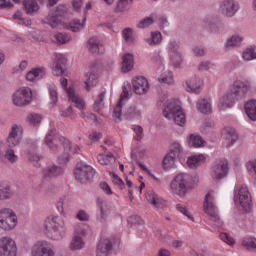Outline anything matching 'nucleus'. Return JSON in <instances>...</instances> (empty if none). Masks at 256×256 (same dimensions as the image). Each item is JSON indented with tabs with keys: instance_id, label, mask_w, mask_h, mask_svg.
<instances>
[{
	"instance_id": "f257e3e1",
	"label": "nucleus",
	"mask_w": 256,
	"mask_h": 256,
	"mask_svg": "<svg viewBox=\"0 0 256 256\" xmlns=\"http://www.w3.org/2000/svg\"><path fill=\"white\" fill-rule=\"evenodd\" d=\"M45 143L49 147L51 153H59L61 147L63 148V153L58 157L57 161L59 165H67L70 161L71 153H77L81 151V148L77 144H72L69 139L57 135V130L51 129L48 131L45 137Z\"/></svg>"
},
{
	"instance_id": "f03ea898",
	"label": "nucleus",
	"mask_w": 256,
	"mask_h": 256,
	"mask_svg": "<svg viewBox=\"0 0 256 256\" xmlns=\"http://www.w3.org/2000/svg\"><path fill=\"white\" fill-rule=\"evenodd\" d=\"M44 233L52 241H61L64 239L67 233V227L65 226V220L59 215L49 216L44 223Z\"/></svg>"
},
{
	"instance_id": "7ed1b4c3",
	"label": "nucleus",
	"mask_w": 256,
	"mask_h": 256,
	"mask_svg": "<svg viewBox=\"0 0 256 256\" xmlns=\"http://www.w3.org/2000/svg\"><path fill=\"white\" fill-rule=\"evenodd\" d=\"M193 187V176L189 173L177 174L170 183V189L174 195L185 197Z\"/></svg>"
},
{
	"instance_id": "20e7f679",
	"label": "nucleus",
	"mask_w": 256,
	"mask_h": 256,
	"mask_svg": "<svg viewBox=\"0 0 256 256\" xmlns=\"http://www.w3.org/2000/svg\"><path fill=\"white\" fill-rule=\"evenodd\" d=\"M204 212L210 218V225L214 229H221L223 227V220L219 216V210L215 205V197L213 196V191L208 192L204 198Z\"/></svg>"
},
{
	"instance_id": "39448f33",
	"label": "nucleus",
	"mask_w": 256,
	"mask_h": 256,
	"mask_svg": "<svg viewBox=\"0 0 256 256\" xmlns=\"http://www.w3.org/2000/svg\"><path fill=\"white\" fill-rule=\"evenodd\" d=\"M163 116L166 119H173L174 123L180 127H183L187 123L185 112H183V108L179 105V101L174 100L168 103L167 107L163 110Z\"/></svg>"
},
{
	"instance_id": "423d86ee",
	"label": "nucleus",
	"mask_w": 256,
	"mask_h": 256,
	"mask_svg": "<svg viewBox=\"0 0 256 256\" xmlns=\"http://www.w3.org/2000/svg\"><path fill=\"white\" fill-rule=\"evenodd\" d=\"M17 214L11 208L0 209V229L3 231H13L17 227Z\"/></svg>"
},
{
	"instance_id": "0eeeda50",
	"label": "nucleus",
	"mask_w": 256,
	"mask_h": 256,
	"mask_svg": "<svg viewBox=\"0 0 256 256\" xmlns=\"http://www.w3.org/2000/svg\"><path fill=\"white\" fill-rule=\"evenodd\" d=\"M33 101V90L29 87L19 88L12 95V103L15 107H27Z\"/></svg>"
},
{
	"instance_id": "6e6552de",
	"label": "nucleus",
	"mask_w": 256,
	"mask_h": 256,
	"mask_svg": "<svg viewBox=\"0 0 256 256\" xmlns=\"http://www.w3.org/2000/svg\"><path fill=\"white\" fill-rule=\"evenodd\" d=\"M95 177V170L90 165L79 163L76 165L75 178L79 183H89Z\"/></svg>"
},
{
	"instance_id": "1a4fd4ad",
	"label": "nucleus",
	"mask_w": 256,
	"mask_h": 256,
	"mask_svg": "<svg viewBox=\"0 0 256 256\" xmlns=\"http://www.w3.org/2000/svg\"><path fill=\"white\" fill-rule=\"evenodd\" d=\"M32 256H55V246L47 241L40 240L32 247Z\"/></svg>"
},
{
	"instance_id": "9d476101",
	"label": "nucleus",
	"mask_w": 256,
	"mask_h": 256,
	"mask_svg": "<svg viewBox=\"0 0 256 256\" xmlns=\"http://www.w3.org/2000/svg\"><path fill=\"white\" fill-rule=\"evenodd\" d=\"M229 175V163L225 159L216 160L211 169V176L214 181H221Z\"/></svg>"
},
{
	"instance_id": "9b49d317",
	"label": "nucleus",
	"mask_w": 256,
	"mask_h": 256,
	"mask_svg": "<svg viewBox=\"0 0 256 256\" xmlns=\"http://www.w3.org/2000/svg\"><path fill=\"white\" fill-rule=\"evenodd\" d=\"M23 141V126L20 124H13L11 126L9 135L6 139L7 147H18Z\"/></svg>"
},
{
	"instance_id": "f8f14e48",
	"label": "nucleus",
	"mask_w": 256,
	"mask_h": 256,
	"mask_svg": "<svg viewBox=\"0 0 256 256\" xmlns=\"http://www.w3.org/2000/svg\"><path fill=\"white\" fill-rule=\"evenodd\" d=\"M17 242L9 236L0 238V256H17Z\"/></svg>"
},
{
	"instance_id": "ddd939ff",
	"label": "nucleus",
	"mask_w": 256,
	"mask_h": 256,
	"mask_svg": "<svg viewBox=\"0 0 256 256\" xmlns=\"http://www.w3.org/2000/svg\"><path fill=\"white\" fill-rule=\"evenodd\" d=\"M229 91L232 92V95H234L238 101H241V99H245L249 93V84L237 80L230 86Z\"/></svg>"
},
{
	"instance_id": "4468645a",
	"label": "nucleus",
	"mask_w": 256,
	"mask_h": 256,
	"mask_svg": "<svg viewBox=\"0 0 256 256\" xmlns=\"http://www.w3.org/2000/svg\"><path fill=\"white\" fill-rule=\"evenodd\" d=\"M220 12L225 17H235L239 11V2L235 0H223L219 5Z\"/></svg>"
},
{
	"instance_id": "2eb2a0df",
	"label": "nucleus",
	"mask_w": 256,
	"mask_h": 256,
	"mask_svg": "<svg viewBox=\"0 0 256 256\" xmlns=\"http://www.w3.org/2000/svg\"><path fill=\"white\" fill-rule=\"evenodd\" d=\"M238 197L242 209H244L246 213H249L253 204L251 200V194L249 193L247 186L242 185L240 188H238Z\"/></svg>"
},
{
	"instance_id": "dca6fc26",
	"label": "nucleus",
	"mask_w": 256,
	"mask_h": 256,
	"mask_svg": "<svg viewBox=\"0 0 256 256\" xmlns=\"http://www.w3.org/2000/svg\"><path fill=\"white\" fill-rule=\"evenodd\" d=\"M132 89L136 95H145L149 92V81L143 76H136L132 80Z\"/></svg>"
},
{
	"instance_id": "f3484780",
	"label": "nucleus",
	"mask_w": 256,
	"mask_h": 256,
	"mask_svg": "<svg viewBox=\"0 0 256 256\" xmlns=\"http://www.w3.org/2000/svg\"><path fill=\"white\" fill-rule=\"evenodd\" d=\"M65 65H67V58L61 53H55V60L52 66V73L59 77L65 75Z\"/></svg>"
},
{
	"instance_id": "a211bd4d",
	"label": "nucleus",
	"mask_w": 256,
	"mask_h": 256,
	"mask_svg": "<svg viewBox=\"0 0 256 256\" xmlns=\"http://www.w3.org/2000/svg\"><path fill=\"white\" fill-rule=\"evenodd\" d=\"M146 199L152 207H155V209H165V207H167V202L163 198L159 197V195H157L153 190H149L147 192Z\"/></svg>"
},
{
	"instance_id": "6ab92c4d",
	"label": "nucleus",
	"mask_w": 256,
	"mask_h": 256,
	"mask_svg": "<svg viewBox=\"0 0 256 256\" xmlns=\"http://www.w3.org/2000/svg\"><path fill=\"white\" fill-rule=\"evenodd\" d=\"M63 173H65V169L57 165H49L42 170V174L45 179H54L55 177H61Z\"/></svg>"
},
{
	"instance_id": "aec40b11",
	"label": "nucleus",
	"mask_w": 256,
	"mask_h": 256,
	"mask_svg": "<svg viewBox=\"0 0 256 256\" xmlns=\"http://www.w3.org/2000/svg\"><path fill=\"white\" fill-rule=\"evenodd\" d=\"M126 99H129V91L127 90V87L123 86L119 102L117 103L113 111V118L115 119L116 123H119V121H121V107H123V101H125Z\"/></svg>"
},
{
	"instance_id": "412c9836",
	"label": "nucleus",
	"mask_w": 256,
	"mask_h": 256,
	"mask_svg": "<svg viewBox=\"0 0 256 256\" xmlns=\"http://www.w3.org/2000/svg\"><path fill=\"white\" fill-rule=\"evenodd\" d=\"M111 251H113V242L111 239L106 238L99 241L96 249L97 256H108Z\"/></svg>"
},
{
	"instance_id": "4be33fe9",
	"label": "nucleus",
	"mask_w": 256,
	"mask_h": 256,
	"mask_svg": "<svg viewBox=\"0 0 256 256\" xmlns=\"http://www.w3.org/2000/svg\"><path fill=\"white\" fill-rule=\"evenodd\" d=\"M235 101L238 100L234 97L232 92L228 90V92L220 98L218 107L220 111H225V109H231V107L235 105Z\"/></svg>"
},
{
	"instance_id": "5701e85b",
	"label": "nucleus",
	"mask_w": 256,
	"mask_h": 256,
	"mask_svg": "<svg viewBox=\"0 0 256 256\" xmlns=\"http://www.w3.org/2000/svg\"><path fill=\"white\" fill-rule=\"evenodd\" d=\"M45 75H47V70H45V68H32L26 73V79L30 81V83H35V81H41Z\"/></svg>"
},
{
	"instance_id": "b1692460",
	"label": "nucleus",
	"mask_w": 256,
	"mask_h": 256,
	"mask_svg": "<svg viewBox=\"0 0 256 256\" xmlns=\"http://www.w3.org/2000/svg\"><path fill=\"white\" fill-rule=\"evenodd\" d=\"M203 86V80L197 76H194L186 81V91L188 93H201V87Z\"/></svg>"
},
{
	"instance_id": "393cba45",
	"label": "nucleus",
	"mask_w": 256,
	"mask_h": 256,
	"mask_svg": "<svg viewBox=\"0 0 256 256\" xmlns=\"http://www.w3.org/2000/svg\"><path fill=\"white\" fill-rule=\"evenodd\" d=\"M13 188H11V183L7 181L0 182V201H9V199H13Z\"/></svg>"
},
{
	"instance_id": "a878e982",
	"label": "nucleus",
	"mask_w": 256,
	"mask_h": 256,
	"mask_svg": "<svg viewBox=\"0 0 256 256\" xmlns=\"http://www.w3.org/2000/svg\"><path fill=\"white\" fill-rule=\"evenodd\" d=\"M88 51L94 55H103L105 48L99 39L93 37L88 40Z\"/></svg>"
},
{
	"instance_id": "bb28decb",
	"label": "nucleus",
	"mask_w": 256,
	"mask_h": 256,
	"mask_svg": "<svg viewBox=\"0 0 256 256\" xmlns=\"http://www.w3.org/2000/svg\"><path fill=\"white\" fill-rule=\"evenodd\" d=\"M67 95L70 101L74 103L77 109H80V110L85 109V101H83V98L79 96V93H77L74 88H69L67 90Z\"/></svg>"
},
{
	"instance_id": "cd10ccee",
	"label": "nucleus",
	"mask_w": 256,
	"mask_h": 256,
	"mask_svg": "<svg viewBox=\"0 0 256 256\" xmlns=\"http://www.w3.org/2000/svg\"><path fill=\"white\" fill-rule=\"evenodd\" d=\"M135 66V58L133 54H124L122 56V73H129V71H133V67Z\"/></svg>"
},
{
	"instance_id": "c85d7f7f",
	"label": "nucleus",
	"mask_w": 256,
	"mask_h": 256,
	"mask_svg": "<svg viewBox=\"0 0 256 256\" xmlns=\"http://www.w3.org/2000/svg\"><path fill=\"white\" fill-rule=\"evenodd\" d=\"M22 5L26 15H35L39 12L37 0H23Z\"/></svg>"
},
{
	"instance_id": "c756f323",
	"label": "nucleus",
	"mask_w": 256,
	"mask_h": 256,
	"mask_svg": "<svg viewBox=\"0 0 256 256\" xmlns=\"http://www.w3.org/2000/svg\"><path fill=\"white\" fill-rule=\"evenodd\" d=\"M44 23H46V25H50L52 29H56V27L61 24V20L59 19V10L49 12L47 17L44 18Z\"/></svg>"
},
{
	"instance_id": "7c9ffc66",
	"label": "nucleus",
	"mask_w": 256,
	"mask_h": 256,
	"mask_svg": "<svg viewBox=\"0 0 256 256\" xmlns=\"http://www.w3.org/2000/svg\"><path fill=\"white\" fill-rule=\"evenodd\" d=\"M224 145L226 147H231V145L235 144L237 142V139L239 137L237 136V132L233 128H226L224 130Z\"/></svg>"
},
{
	"instance_id": "2f4dec72",
	"label": "nucleus",
	"mask_w": 256,
	"mask_h": 256,
	"mask_svg": "<svg viewBox=\"0 0 256 256\" xmlns=\"http://www.w3.org/2000/svg\"><path fill=\"white\" fill-rule=\"evenodd\" d=\"M243 40H244L243 35L234 34L226 40L224 47L225 49H233L235 47H241Z\"/></svg>"
},
{
	"instance_id": "473e14b6",
	"label": "nucleus",
	"mask_w": 256,
	"mask_h": 256,
	"mask_svg": "<svg viewBox=\"0 0 256 256\" xmlns=\"http://www.w3.org/2000/svg\"><path fill=\"white\" fill-rule=\"evenodd\" d=\"M125 119H139L141 117V109L137 105H130L123 112Z\"/></svg>"
},
{
	"instance_id": "72a5a7b5",
	"label": "nucleus",
	"mask_w": 256,
	"mask_h": 256,
	"mask_svg": "<svg viewBox=\"0 0 256 256\" xmlns=\"http://www.w3.org/2000/svg\"><path fill=\"white\" fill-rule=\"evenodd\" d=\"M98 212L96 214V221L98 223H107L109 217V211L103 207V202L98 199Z\"/></svg>"
},
{
	"instance_id": "f704fd0d",
	"label": "nucleus",
	"mask_w": 256,
	"mask_h": 256,
	"mask_svg": "<svg viewBox=\"0 0 256 256\" xmlns=\"http://www.w3.org/2000/svg\"><path fill=\"white\" fill-rule=\"evenodd\" d=\"M85 21H87L86 17H84L83 23H81V20L79 19H74L69 24H66L65 27L69 31H72L73 33H79V31H82V29H85Z\"/></svg>"
},
{
	"instance_id": "c9c22d12",
	"label": "nucleus",
	"mask_w": 256,
	"mask_h": 256,
	"mask_svg": "<svg viewBox=\"0 0 256 256\" xmlns=\"http://www.w3.org/2000/svg\"><path fill=\"white\" fill-rule=\"evenodd\" d=\"M85 249V240L79 235H74L70 242V251H81Z\"/></svg>"
},
{
	"instance_id": "e433bc0d",
	"label": "nucleus",
	"mask_w": 256,
	"mask_h": 256,
	"mask_svg": "<svg viewBox=\"0 0 256 256\" xmlns=\"http://www.w3.org/2000/svg\"><path fill=\"white\" fill-rule=\"evenodd\" d=\"M188 144L190 147H194L195 149H199V147H205L207 142L204 141L201 135L191 134L188 138Z\"/></svg>"
},
{
	"instance_id": "4c0bfd02",
	"label": "nucleus",
	"mask_w": 256,
	"mask_h": 256,
	"mask_svg": "<svg viewBox=\"0 0 256 256\" xmlns=\"http://www.w3.org/2000/svg\"><path fill=\"white\" fill-rule=\"evenodd\" d=\"M84 83L86 91H91V88L97 85V74L95 72L86 73L84 75Z\"/></svg>"
},
{
	"instance_id": "58836bf2",
	"label": "nucleus",
	"mask_w": 256,
	"mask_h": 256,
	"mask_svg": "<svg viewBox=\"0 0 256 256\" xmlns=\"http://www.w3.org/2000/svg\"><path fill=\"white\" fill-rule=\"evenodd\" d=\"M204 161L205 156L203 154H198L188 157L187 165L190 169H197L198 165H201Z\"/></svg>"
},
{
	"instance_id": "ea45409f",
	"label": "nucleus",
	"mask_w": 256,
	"mask_h": 256,
	"mask_svg": "<svg viewBox=\"0 0 256 256\" xmlns=\"http://www.w3.org/2000/svg\"><path fill=\"white\" fill-rule=\"evenodd\" d=\"M146 43L150 45V47H155L156 45H161V41H163V35H161V32L154 31L151 32L150 38H147Z\"/></svg>"
},
{
	"instance_id": "a19ab883",
	"label": "nucleus",
	"mask_w": 256,
	"mask_h": 256,
	"mask_svg": "<svg viewBox=\"0 0 256 256\" xmlns=\"http://www.w3.org/2000/svg\"><path fill=\"white\" fill-rule=\"evenodd\" d=\"M246 115L251 121H256V100H250L245 104Z\"/></svg>"
},
{
	"instance_id": "79ce46f5",
	"label": "nucleus",
	"mask_w": 256,
	"mask_h": 256,
	"mask_svg": "<svg viewBox=\"0 0 256 256\" xmlns=\"http://www.w3.org/2000/svg\"><path fill=\"white\" fill-rule=\"evenodd\" d=\"M170 65L174 67V69H182L183 54H181V52H178L176 54H170Z\"/></svg>"
},
{
	"instance_id": "37998d69",
	"label": "nucleus",
	"mask_w": 256,
	"mask_h": 256,
	"mask_svg": "<svg viewBox=\"0 0 256 256\" xmlns=\"http://www.w3.org/2000/svg\"><path fill=\"white\" fill-rule=\"evenodd\" d=\"M52 41L56 43V45H65V43L71 41V36L67 33H56L53 35Z\"/></svg>"
},
{
	"instance_id": "c03bdc74",
	"label": "nucleus",
	"mask_w": 256,
	"mask_h": 256,
	"mask_svg": "<svg viewBox=\"0 0 256 256\" xmlns=\"http://www.w3.org/2000/svg\"><path fill=\"white\" fill-rule=\"evenodd\" d=\"M197 109L200 113H211V102L205 98H200L197 102Z\"/></svg>"
},
{
	"instance_id": "a18cd8bd",
	"label": "nucleus",
	"mask_w": 256,
	"mask_h": 256,
	"mask_svg": "<svg viewBox=\"0 0 256 256\" xmlns=\"http://www.w3.org/2000/svg\"><path fill=\"white\" fill-rule=\"evenodd\" d=\"M166 49L170 55L181 53V43L177 40H170L167 44Z\"/></svg>"
},
{
	"instance_id": "49530a36",
	"label": "nucleus",
	"mask_w": 256,
	"mask_h": 256,
	"mask_svg": "<svg viewBox=\"0 0 256 256\" xmlns=\"http://www.w3.org/2000/svg\"><path fill=\"white\" fill-rule=\"evenodd\" d=\"M129 3H133V0H118L115 7L116 13H125L129 11Z\"/></svg>"
},
{
	"instance_id": "de8ad7c7",
	"label": "nucleus",
	"mask_w": 256,
	"mask_h": 256,
	"mask_svg": "<svg viewBox=\"0 0 256 256\" xmlns=\"http://www.w3.org/2000/svg\"><path fill=\"white\" fill-rule=\"evenodd\" d=\"M6 158L9 163H17L19 161V156L15 154V150H13V147H8L5 152L3 158Z\"/></svg>"
},
{
	"instance_id": "09e8293b",
	"label": "nucleus",
	"mask_w": 256,
	"mask_h": 256,
	"mask_svg": "<svg viewBox=\"0 0 256 256\" xmlns=\"http://www.w3.org/2000/svg\"><path fill=\"white\" fill-rule=\"evenodd\" d=\"M242 245L248 251H256V238L246 237L242 240Z\"/></svg>"
},
{
	"instance_id": "8fccbe9b",
	"label": "nucleus",
	"mask_w": 256,
	"mask_h": 256,
	"mask_svg": "<svg viewBox=\"0 0 256 256\" xmlns=\"http://www.w3.org/2000/svg\"><path fill=\"white\" fill-rule=\"evenodd\" d=\"M105 92H102L98 95L97 99L94 102V109L97 113H101V109L105 107Z\"/></svg>"
},
{
	"instance_id": "3c124183",
	"label": "nucleus",
	"mask_w": 256,
	"mask_h": 256,
	"mask_svg": "<svg viewBox=\"0 0 256 256\" xmlns=\"http://www.w3.org/2000/svg\"><path fill=\"white\" fill-rule=\"evenodd\" d=\"M183 152V148L181 147V144L174 142L170 146V151L168 155H172V157H175L176 159H179V155Z\"/></svg>"
},
{
	"instance_id": "603ef678",
	"label": "nucleus",
	"mask_w": 256,
	"mask_h": 256,
	"mask_svg": "<svg viewBox=\"0 0 256 256\" xmlns=\"http://www.w3.org/2000/svg\"><path fill=\"white\" fill-rule=\"evenodd\" d=\"M158 81L160 83H166L167 85H173L174 79H173V72L166 71L164 72L159 78Z\"/></svg>"
},
{
	"instance_id": "864d4df0",
	"label": "nucleus",
	"mask_w": 256,
	"mask_h": 256,
	"mask_svg": "<svg viewBox=\"0 0 256 256\" xmlns=\"http://www.w3.org/2000/svg\"><path fill=\"white\" fill-rule=\"evenodd\" d=\"M242 57L245 61H255L256 51L255 48L249 47L243 51Z\"/></svg>"
},
{
	"instance_id": "5fc2aeb1",
	"label": "nucleus",
	"mask_w": 256,
	"mask_h": 256,
	"mask_svg": "<svg viewBox=\"0 0 256 256\" xmlns=\"http://www.w3.org/2000/svg\"><path fill=\"white\" fill-rule=\"evenodd\" d=\"M176 159L177 158H175V156H172L171 154H166V156L163 159L164 169H173V167H175Z\"/></svg>"
},
{
	"instance_id": "6e6d98bb",
	"label": "nucleus",
	"mask_w": 256,
	"mask_h": 256,
	"mask_svg": "<svg viewBox=\"0 0 256 256\" xmlns=\"http://www.w3.org/2000/svg\"><path fill=\"white\" fill-rule=\"evenodd\" d=\"M49 96L51 99V105H57L59 101V94L57 93V89L55 86L48 84Z\"/></svg>"
},
{
	"instance_id": "4d7b16f0",
	"label": "nucleus",
	"mask_w": 256,
	"mask_h": 256,
	"mask_svg": "<svg viewBox=\"0 0 256 256\" xmlns=\"http://www.w3.org/2000/svg\"><path fill=\"white\" fill-rule=\"evenodd\" d=\"M97 160H98V163H100V165H109V163H111V161H114V158H113V154H111V153H109L107 155L99 154L97 156Z\"/></svg>"
},
{
	"instance_id": "13d9d810",
	"label": "nucleus",
	"mask_w": 256,
	"mask_h": 256,
	"mask_svg": "<svg viewBox=\"0 0 256 256\" xmlns=\"http://www.w3.org/2000/svg\"><path fill=\"white\" fill-rule=\"evenodd\" d=\"M28 160L30 163H32V165H34V167H41V163H39V161H41V156L37 155V153L28 152Z\"/></svg>"
},
{
	"instance_id": "bf43d9fd",
	"label": "nucleus",
	"mask_w": 256,
	"mask_h": 256,
	"mask_svg": "<svg viewBox=\"0 0 256 256\" xmlns=\"http://www.w3.org/2000/svg\"><path fill=\"white\" fill-rule=\"evenodd\" d=\"M27 119L31 125H39V123H41V121L43 120V116L37 113H30L27 116Z\"/></svg>"
},
{
	"instance_id": "052dcab7",
	"label": "nucleus",
	"mask_w": 256,
	"mask_h": 256,
	"mask_svg": "<svg viewBox=\"0 0 256 256\" xmlns=\"http://www.w3.org/2000/svg\"><path fill=\"white\" fill-rule=\"evenodd\" d=\"M110 176L112 177L114 185H117L119 189H125V182H123V179H121L117 173L111 172Z\"/></svg>"
},
{
	"instance_id": "680f3d73",
	"label": "nucleus",
	"mask_w": 256,
	"mask_h": 256,
	"mask_svg": "<svg viewBox=\"0 0 256 256\" xmlns=\"http://www.w3.org/2000/svg\"><path fill=\"white\" fill-rule=\"evenodd\" d=\"M153 23V17H146L138 23L137 27L138 29H147V27H150Z\"/></svg>"
},
{
	"instance_id": "e2e57ef3",
	"label": "nucleus",
	"mask_w": 256,
	"mask_h": 256,
	"mask_svg": "<svg viewBox=\"0 0 256 256\" xmlns=\"http://www.w3.org/2000/svg\"><path fill=\"white\" fill-rule=\"evenodd\" d=\"M176 209L177 211H179V213H182V215H185V217L189 218L190 221H195V218H193L191 216V212H189V210L187 209V207H185L182 204H177L176 205Z\"/></svg>"
},
{
	"instance_id": "0e129e2a",
	"label": "nucleus",
	"mask_w": 256,
	"mask_h": 256,
	"mask_svg": "<svg viewBox=\"0 0 256 256\" xmlns=\"http://www.w3.org/2000/svg\"><path fill=\"white\" fill-rule=\"evenodd\" d=\"M122 37H123L124 41H126L127 43L133 42V29L125 28L122 31Z\"/></svg>"
},
{
	"instance_id": "69168bd1",
	"label": "nucleus",
	"mask_w": 256,
	"mask_h": 256,
	"mask_svg": "<svg viewBox=\"0 0 256 256\" xmlns=\"http://www.w3.org/2000/svg\"><path fill=\"white\" fill-rule=\"evenodd\" d=\"M28 65H29V62H27L26 60H23L18 66H15L12 69V73L14 74L23 73V71L27 69Z\"/></svg>"
},
{
	"instance_id": "338daca9",
	"label": "nucleus",
	"mask_w": 256,
	"mask_h": 256,
	"mask_svg": "<svg viewBox=\"0 0 256 256\" xmlns=\"http://www.w3.org/2000/svg\"><path fill=\"white\" fill-rule=\"evenodd\" d=\"M220 239L227 245H235V239L231 237L228 233L222 232L220 233Z\"/></svg>"
},
{
	"instance_id": "774afa93",
	"label": "nucleus",
	"mask_w": 256,
	"mask_h": 256,
	"mask_svg": "<svg viewBox=\"0 0 256 256\" xmlns=\"http://www.w3.org/2000/svg\"><path fill=\"white\" fill-rule=\"evenodd\" d=\"M213 67H215L213 63L209 61H204L198 65V71H209L210 69H213Z\"/></svg>"
}]
</instances>
